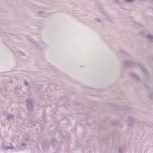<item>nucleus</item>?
<instances>
[{
  "label": "nucleus",
  "instance_id": "obj_1",
  "mask_svg": "<svg viewBox=\"0 0 153 153\" xmlns=\"http://www.w3.org/2000/svg\"><path fill=\"white\" fill-rule=\"evenodd\" d=\"M127 1L131 2L133 1V0H126Z\"/></svg>",
  "mask_w": 153,
  "mask_h": 153
},
{
  "label": "nucleus",
  "instance_id": "obj_2",
  "mask_svg": "<svg viewBox=\"0 0 153 153\" xmlns=\"http://www.w3.org/2000/svg\"><path fill=\"white\" fill-rule=\"evenodd\" d=\"M25 85H27V82H25Z\"/></svg>",
  "mask_w": 153,
  "mask_h": 153
}]
</instances>
